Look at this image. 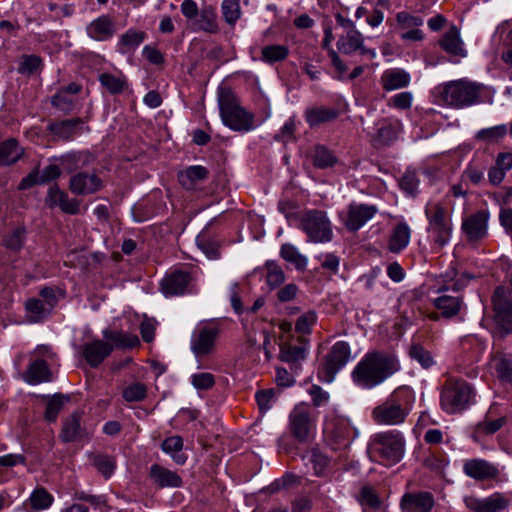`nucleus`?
Instances as JSON below:
<instances>
[{
	"mask_svg": "<svg viewBox=\"0 0 512 512\" xmlns=\"http://www.w3.org/2000/svg\"><path fill=\"white\" fill-rule=\"evenodd\" d=\"M357 500L362 507V512H379L383 505L377 491L370 485L362 486Z\"/></svg>",
	"mask_w": 512,
	"mask_h": 512,
	"instance_id": "c9c22d12",
	"label": "nucleus"
},
{
	"mask_svg": "<svg viewBox=\"0 0 512 512\" xmlns=\"http://www.w3.org/2000/svg\"><path fill=\"white\" fill-rule=\"evenodd\" d=\"M84 162V155L81 153H69L62 157V164L68 172L82 168Z\"/></svg>",
	"mask_w": 512,
	"mask_h": 512,
	"instance_id": "774afa93",
	"label": "nucleus"
},
{
	"mask_svg": "<svg viewBox=\"0 0 512 512\" xmlns=\"http://www.w3.org/2000/svg\"><path fill=\"white\" fill-rule=\"evenodd\" d=\"M147 395V387L145 384L140 382H135L127 386L123 392L122 396L127 402H139L145 399Z\"/></svg>",
	"mask_w": 512,
	"mask_h": 512,
	"instance_id": "5fc2aeb1",
	"label": "nucleus"
},
{
	"mask_svg": "<svg viewBox=\"0 0 512 512\" xmlns=\"http://www.w3.org/2000/svg\"><path fill=\"white\" fill-rule=\"evenodd\" d=\"M405 453V439L396 430H389L374 434L368 445L367 454L371 461L384 465L399 463Z\"/></svg>",
	"mask_w": 512,
	"mask_h": 512,
	"instance_id": "7ed1b4c3",
	"label": "nucleus"
},
{
	"mask_svg": "<svg viewBox=\"0 0 512 512\" xmlns=\"http://www.w3.org/2000/svg\"><path fill=\"white\" fill-rule=\"evenodd\" d=\"M289 55V48L286 45L272 44L261 49V60L267 64L284 61Z\"/></svg>",
	"mask_w": 512,
	"mask_h": 512,
	"instance_id": "a19ab883",
	"label": "nucleus"
},
{
	"mask_svg": "<svg viewBox=\"0 0 512 512\" xmlns=\"http://www.w3.org/2000/svg\"><path fill=\"white\" fill-rule=\"evenodd\" d=\"M86 436V430L81 425V414L75 412L65 418L60 433L63 442L69 443L82 439Z\"/></svg>",
	"mask_w": 512,
	"mask_h": 512,
	"instance_id": "cd10ccee",
	"label": "nucleus"
},
{
	"mask_svg": "<svg viewBox=\"0 0 512 512\" xmlns=\"http://www.w3.org/2000/svg\"><path fill=\"white\" fill-rule=\"evenodd\" d=\"M378 211L376 205L354 204V231L364 226Z\"/></svg>",
	"mask_w": 512,
	"mask_h": 512,
	"instance_id": "a18cd8bd",
	"label": "nucleus"
},
{
	"mask_svg": "<svg viewBox=\"0 0 512 512\" xmlns=\"http://www.w3.org/2000/svg\"><path fill=\"white\" fill-rule=\"evenodd\" d=\"M101 85L111 94H120L127 86V79L124 75H113L102 73L99 75Z\"/></svg>",
	"mask_w": 512,
	"mask_h": 512,
	"instance_id": "c03bdc74",
	"label": "nucleus"
},
{
	"mask_svg": "<svg viewBox=\"0 0 512 512\" xmlns=\"http://www.w3.org/2000/svg\"><path fill=\"white\" fill-rule=\"evenodd\" d=\"M508 132L507 126L504 124L496 125L493 127L481 129L476 134L478 141L485 142L487 144L497 143L500 139L504 138Z\"/></svg>",
	"mask_w": 512,
	"mask_h": 512,
	"instance_id": "49530a36",
	"label": "nucleus"
},
{
	"mask_svg": "<svg viewBox=\"0 0 512 512\" xmlns=\"http://www.w3.org/2000/svg\"><path fill=\"white\" fill-rule=\"evenodd\" d=\"M113 345L97 339L84 343L81 347L82 356L91 368H97L111 355Z\"/></svg>",
	"mask_w": 512,
	"mask_h": 512,
	"instance_id": "f3484780",
	"label": "nucleus"
},
{
	"mask_svg": "<svg viewBox=\"0 0 512 512\" xmlns=\"http://www.w3.org/2000/svg\"><path fill=\"white\" fill-rule=\"evenodd\" d=\"M434 505V496L429 491L407 492L399 504L402 512H431Z\"/></svg>",
	"mask_w": 512,
	"mask_h": 512,
	"instance_id": "2eb2a0df",
	"label": "nucleus"
},
{
	"mask_svg": "<svg viewBox=\"0 0 512 512\" xmlns=\"http://www.w3.org/2000/svg\"><path fill=\"white\" fill-rule=\"evenodd\" d=\"M82 123L83 120L81 118H72L51 123L48 129L53 135L63 140H71L78 134V127Z\"/></svg>",
	"mask_w": 512,
	"mask_h": 512,
	"instance_id": "72a5a7b5",
	"label": "nucleus"
},
{
	"mask_svg": "<svg viewBox=\"0 0 512 512\" xmlns=\"http://www.w3.org/2000/svg\"><path fill=\"white\" fill-rule=\"evenodd\" d=\"M190 280L191 277L188 272H172L162 279L161 290L167 297L182 295L185 293Z\"/></svg>",
	"mask_w": 512,
	"mask_h": 512,
	"instance_id": "5701e85b",
	"label": "nucleus"
},
{
	"mask_svg": "<svg viewBox=\"0 0 512 512\" xmlns=\"http://www.w3.org/2000/svg\"><path fill=\"white\" fill-rule=\"evenodd\" d=\"M102 334L105 339L113 342V348L130 349L140 345V340L135 334L109 329H105Z\"/></svg>",
	"mask_w": 512,
	"mask_h": 512,
	"instance_id": "e433bc0d",
	"label": "nucleus"
},
{
	"mask_svg": "<svg viewBox=\"0 0 512 512\" xmlns=\"http://www.w3.org/2000/svg\"><path fill=\"white\" fill-rule=\"evenodd\" d=\"M402 123L394 117L382 118L376 123L374 141L380 145H389L398 138Z\"/></svg>",
	"mask_w": 512,
	"mask_h": 512,
	"instance_id": "4be33fe9",
	"label": "nucleus"
},
{
	"mask_svg": "<svg viewBox=\"0 0 512 512\" xmlns=\"http://www.w3.org/2000/svg\"><path fill=\"white\" fill-rule=\"evenodd\" d=\"M23 155L24 148L15 138H9L0 143V167L14 165Z\"/></svg>",
	"mask_w": 512,
	"mask_h": 512,
	"instance_id": "7c9ffc66",
	"label": "nucleus"
},
{
	"mask_svg": "<svg viewBox=\"0 0 512 512\" xmlns=\"http://www.w3.org/2000/svg\"><path fill=\"white\" fill-rule=\"evenodd\" d=\"M308 394L311 397L312 404L315 407H321L326 405L329 402L330 395L327 391L323 390L318 385H312L308 389Z\"/></svg>",
	"mask_w": 512,
	"mask_h": 512,
	"instance_id": "69168bd1",
	"label": "nucleus"
},
{
	"mask_svg": "<svg viewBox=\"0 0 512 512\" xmlns=\"http://www.w3.org/2000/svg\"><path fill=\"white\" fill-rule=\"evenodd\" d=\"M52 105L63 111L70 112L75 104V98L72 95L66 94L65 91L59 90L51 99Z\"/></svg>",
	"mask_w": 512,
	"mask_h": 512,
	"instance_id": "bf43d9fd",
	"label": "nucleus"
},
{
	"mask_svg": "<svg viewBox=\"0 0 512 512\" xmlns=\"http://www.w3.org/2000/svg\"><path fill=\"white\" fill-rule=\"evenodd\" d=\"M191 383L197 390H208L215 384V377L208 372L195 373L191 376Z\"/></svg>",
	"mask_w": 512,
	"mask_h": 512,
	"instance_id": "e2e57ef3",
	"label": "nucleus"
},
{
	"mask_svg": "<svg viewBox=\"0 0 512 512\" xmlns=\"http://www.w3.org/2000/svg\"><path fill=\"white\" fill-rule=\"evenodd\" d=\"M45 203L49 208L59 207L62 212L71 215L78 214L80 211V201L75 198H70L57 184L49 188Z\"/></svg>",
	"mask_w": 512,
	"mask_h": 512,
	"instance_id": "a211bd4d",
	"label": "nucleus"
},
{
	"mask_svg": "<svg viewBox=\"0 0 512 512\" xmlns=\"http://www.w3.org/2000/svg\"><path fill=\"white\" fill-rule=\"evenodd\" d=\"M26 241V229L24 227H18L8 234L4 240V246L14 252L20 251Z\"/></svg>",
	"mask_w": 512,
	"mask_h": 512,
	"instance_id": "09e8293b",
	"label": "nucleus"
},
{
	"mask_svg": "<svg viewBox=\"0 0 512 512\" xmlns=\"http://www.w3.org/2000/svg\"><path fill=\"white\" fill-rule=\"evenodd\" d=\"M67 400L68 398L62 395H54L49 399L46 404L45 419L49 422H54Z\"/></svg>",
	"mask_w": 512,
	"mask_h": 512,
	"instance_id": "6e6d98bb",
	"label": "nucleus"
},
{
	"mask_svg": "<svg viewBox=\"0 0 512 512\" xmlns=\"http://www.w3.org/2000/svg\"><path fill=\"white\" fill-rule=\"evenodd\" d=\"M425 214L429 223L428 231L432 234L434 242L443 247L448 243L452 231V223L447 210L437 203L427 206Z\"/></svg>",
	"mask_w": 512,
	"mask_h": 512,
	"instance_id": "1a4fd4ad",
	"label": "nucleus"
},
{
	"mask_svg": "<svg viewBox=\"0 0 512 512\" xmlns=\"http://www.w3.org/2000/svg\"><path fill=\"white\" fill-rule=\"evenodd\" d=\"M54 502V496L43 486H37L23 503L26 512H41L49 509Z\"/></svg>",
	"mask_w": 512,
	"mask_h": 512,
	"instance_id": "bb28decb",
	"label": "nucleus"
},
{
	"mask_svg": "<svg viewBox=\"0 0 512 512\" xmlns=\"http://www.w3.org/2000/svg\"><path fill=\"white\" fill-rule=\"evenodd\" d=\"M86 32L93 40L106 41L115 34L113 19L108 15L99 16L86 27Z\"/></svg>",
	"mask_w": 512,
	"mask_h": 512,
	"instance_id": "a878e982",
	"label": "nucleus"
},
{
	"mask_svg": "<svg viewBox=\"0 0 512 512\" xmlns=\"http://www.w3.org/2000/svg\"><path fill=\"white\" fill-rule=\"evenodd\" d=\"M463 472L466 476L476 481L495 480L500 474L496 465L481 458L465 460L463 463Z\"/></svg>",
	"mask_w": 512,
	"mask_h": 512,
	"instance_id": "4468645a",
	"label": "nucleus"
},
{
	"mask_svg": "<svg viewBox=\"0 0 512 512\" xmlns=\"http://www.w3.org/2000/svg\"><path fill=\"white\" fill-rule=\"evenodd\" d=\"M489 214L484 210L477 211L465 218L462 230L469 241H478L486 237Z\"/></svg>",
	"mask_w": 512,
	"mask_h": 512,
	"instance_id": "aec40b11",
	"label": "nucleus"
},
{
	"mask_svg": "<svg viewBox=\"0 0 512 512\" xmlns=\"http://www.w3.org/2000/svg\"><path fill=\"white\" fill-rule=\"evenodd\" d=\"M221 10L224 20L229 25H234L241 16L239 0H223Z\"/></svg>",
	"mask_w": 512,
	"mask_h": 512,
	"instance_id": "864d4df0",
	"label": "nucleus"
},
{
	"mask_svg": "<svg viewBox=\"0 0 512 512\" xmlns=\"http://www.w3.org/2000/svg\"><path fill=\"white\" fill-rule=\"evenodd\" d=\"M220 115L223 123L232 130L248 132L254 129V116L241 107L237 97L229 90L219 95Z\"/></svg>",
	"mask_w": 512,
	"mask_h": 512,
	"instance_id": "39448f33",
	"label": "nucleus"
},
{
	"mask_svg": "<svg viewBox=\"0 0 512 512\" xmlns=\"http://www.w3.org/2000/svg\"><path fill=\"white\" fill-rule=\"evenodd\" d=\"M410 233V228L406 223L397 224L389 239V251L399 253L405 249L410 241Z\"/></svg>",
	"mask_w": 512,
	"mask_h": 512,
	"instance_id": "4c0bfd02",
	"label": "nucleus"
},
{
	"mask_svg": "<svg viewBox=\"0 0 512 512\" xmlns=\"http://www.w3.org/2000/svg\"><path fill=\"white\" fill-rule=\"evenodd\" d=\"M400 370L398 359L384 352H370L357 364L354 375L359 385L371 389Z\"/></svg>",
	"mask_w": 512,
	"mask_h": 512,
	"instance_id": "f257e3e1",
	"label": "nucleus"
},
{
	"mask_svg": "<svg viewBox=\"0 0 512 512\" xmlns=\"http://www.w3.org/2000/svg\"><path fill=\"white\" fill-rule=\"evenodd\" d=\"M317 316L314 311H308L302 314L295 323V330L301 334L311 333V328L315 325Z\"/></svg>",
	"mask_w": 512,
	"mask_h": 512,
	"instance_id": "052dcab7",
	"label": "nucleus"
},
{
	"mask_svg": "<svg viewBox=\"0 0 512 512\" xmlns=\"http://www.w3.org/2000/svg\"><path fill=\"white\" fill-rule=\"evenodd\" d=\"M42 65V60L36 55H25L23 56L17 71L23 75H31L37 72Z\"/></svg>",
	"mask_w": 512,
	"mask_h": 512,
	"instance_id": "13d9d810",
	"label": "nucleus"
},
{
	"mask_svg": "<svg viewBox=\"0 0 512 512\" xmlns=\"http://www.w3.org/2000/svg\"><path fill=\"white\" fill-rule=\"evenodd\" d=\"M463 501L467 509L472 512H502L509 507L511 498L508 494L494 492L485 498L474 495L465 496Z\"/></svg>",
	"mask_w": 512,
	"mask_h": 512,
	"instance_id": "9b49d317",
	"label": "nucleus"
},
{
	"mask_svg": "<svg viewBox=\"0 0 512 512\" xmlns=\"http://www.w3.org/2000/svg\"><path fill=\"white\" fill-rule=\"evenodd\" d=\"M280 256L283 260L292 264L298 271H304L307 267V257L301 254L293 244H282L280 248Z\"/></svg>",
	"mask_w": 512,
	"mask_h": 512,
	"instance_id": "ea45409f",
	"label": "nucleus"
},
{
	"mask_svg": "<svg viewBox=\"0 0 512 512\" xmlns=\"http://www.w3.org/2000/svg\"><path fill=\"white\" fill-rule=\"evenodd\" d=\"M143 40V32L128 30L121 36L119 44L127 49H134L138 47L143 42Z\"/></svg>",
	"mask_w": 512,
	"mask_h": 512,
	"instance_id": "0e129e2a",
	"label": "nucleus"
},
{
	"mask_svg": "<svg viewBox=\"0 0 512 512\" xmlns=\"http://www.w3.org/2000/svg\"><path fill=\"white\" fill-rule=\"evenodd\" d=\"M419 179L414 170H407L399 179L400 188L408 195L414 196L417 193Z\"/></svg>",
	"mask_w": 512,
	"mask_h": 512,
	"instance_id": "4d7b16f0",
	"label": "nucleus"
},
{
	"mask_svg": "<svg viewBox=\"0 0 512 512\" xmlns=\"http://www.w3.org/2000/svg\"><path fill=\"white\" fill-rule=\"evenodd\" d=\"M336 159L332 153L324 146H318L315 149L314 165L318 168H327L335 163Z\"/></svg>",
	"mask_w": 512,
	"mask_h": 512,
	"instance_id": "680f3d73",
	"label": "nucleus"
},
{
	"mask_svg": "<svg viewBox=\"0 0 512 512\" xmlns=\"http://www.w3.org/2000/svg\"><path fill=\"white\" fill-rule=\"evenodd\" d=\"M409 355L412 359L416 360L423 368H430L434 364V359L431 353L418 343H413L410 346Z\"/></svg>",
	"mask_w": 512,
	"mask_h": 512,
	"instance_id": "603ef678",
	"label": "nucleus"
},
{
	"mask_svg": "<svg viewBox=\"0 0 512 512\" xmlns=\"http://www.w3.org/2000/svg\"><path fill=\"white\" fill-rule=\"evenodd\" d=\"M414 400L412 389L407 386L398 387L382 404L372 410V418L380 425H399L406 420Z\"/></svg>",
	"mask_w": 512,
	"mask_h": 512,
	"instance_id": "f03ea898",
	"label": "nucleus"
},
{
	"mask_svg": "<svg viewBox=\"0 0 512 512\" xmlns=\"http://www.w3.org/2000/svg\"><path fill=\"white\" fill-rule=\"evenodd\" d=\"M267 270V284L271 289L279 287L285 281L283 269L274 261H267L265 264Z\"/></svg>",
	"mask_w": 512,
	"mask_h": 512,
	"instance_id": "8fccbe9b",
	"label": "nucleus"
},
{
	"mask_svg": "<svg viewBox=\"0 0 512 512\" xmlns=\"http://www.w3.org/2000/svg\"><path fill=\"white\" fill-rule=\"evenodd\" d=\"M149 476L159 488H178L183 485L182 478L176 472L158 464L150 467Z\"/></svg>",
	"mask_w": 512,
	"mask_h": 512,
	"instance_id": "393cba45",
	"label": "nucleus"
},
{
	"mask_svg": "<svg viewBox=\"0 0 512 512\" xmlns=\"http://www.w3.org/2000/svg\"><path fill=\"white\" fill-rule=\"evenodd\" d=\"M103 187L102 179L95 173L78 172L71 176L69 180V190L75 195H89L101 190Z\"/></svg>",
	"mask_w": 512,
	"mask_h": 512,
	"instance_id": "dca6fc26",
	"label": "nucleus"
},
{
	"mask_svg": "<svg viewBox=\"0 0 512 512\" xmlns=\"http://www.w3.org/2000/svg\"><path fill=\"white\" fill-rule=\"evenodd\" d=\"M219 332V328L214 325H203L194 330L190 347L196 357L201 358L213 352Z\"/></svg>",
	"mask_w": 512,
	"mask_h": 512,
	"instance_id": "f8f14e48",
	"label": "nucleus"
},
{
	"mask_svg": "<svg viewBox=\"0 0 512 512\" xmlns=\"http://www.w3.org/2000/svg\"><path fill=\"white\" fill-rule=\"evenodd\" d=\"M492 362L499 380L512 383V355L496 352L492 355Z\"/></svg>",
	"mask_w": 512,
	"mask_h": 512,
	"instance_id": "58836bf2",
	"label": "nucleus"
},
{
	"mask_svg": "<svg viewBox=\"0 0 512 512\" xmlns=\"http://www.w3.org/2000/svg\"><path fill=\"white\" fill-rule=\"evenodd\" d=\"M161 447L165 453L172 456V459L177 464L183 465L186 462L187 457L184 454L179 453L183 448V439L180 436L175 435L166 438Z\"/></svg>",
	"mask_w": 512,
	"mask_h": 512,
	"instance_id": "79ce46f5",
	"label": "nucleus"
},
{
	"mask_svg": "<svg viewBox=\"0 0 512 512\" xmlns=\"http://www.w3.org/2000/svg\"><path fill=\"white\" fill-rule=\"evenodd\" d=\"M412 104V94L410 92H401L388 100V105L400 110H407Z\"/></svg>",
	"mask_w": 512,
	"mask_h": 512,
	"instance_id": "338daca9",
	"label": "nucleus"
},
{
	"mask_svg": "<svg viewBox=\"0 0 512 512\" xmlns=\"http://www.w3.org/2000/svg\"><path fill=\"white\" fill-rule=\"evenodd\" d=\"M381 83L383 89L386 91L405 88L410 83V75L403 69H388L382 74Z\"/></svg>",
	"mask_w": 512,
	"mask_h": 512,
	"instance_id": "2f4dec72",
	"label": "nucleus"
},
{
	"mask_svg": "<svg viewBox=\"0 0 512 512\" xmlns=\"http://www.w3.org/2000/svg\"><path fill=\"white\" fill-rule=\"evenodd\" d=\"M24 380L31 385L51 380L50 369L43 359H37L31 362L23 375Z\"/></svg>",
	"mask_w": 512,
	"mask_h": 512,
	"instance_id": "473e14b6",
	"label": "nucleus"
},
{
	"mask_svg": "<svg viewBox=\"0 0 512 512\" xmlns=\"http://www.w3.org/2000/svg\"><path fill=\"white\" fill-rule=\"evenodd\" d=\"M449 291L450 288L442 287L439 290L441 295L433 300L434 306L441 312L442 317L447 319L457 316L466 307L461 295H451Z\"/></svg>",
	"mask_w": 512,
	"mask_h": 512,
	"instance_id": "6ab92c4d",
	"label": "nucleus"
},
{
	"mask_svg": "<svg viewBox=\"0 0 512 512\" xmlns=\"http://www.w3.org/2000/svg\"><path fill=\"white\" fill-rule=\"evenodd\" d=\"M93 465L105 478H109L114 473L116 461L112 456L97 454L93 457Z\"/></svg>",
	"mask_w": 512,
	"mask_h": 512,
	"instance_id": "3c124183",
	"label": "nucleus"
},
{
	"mask_svg": "<svg viewBox=\"0 0 512 512\" xmlns=\"http://www.w3.org/2000/svg\"><path fill=\"white\" fill-rule=\"evenodd\" d=\"M315 419L311 416L307 404L296 405L289 414V430L291 435L299 442L306 443L314 435Z\"/></svg>",
	"mask_w": 512,
	"mask_h": 512,
	"instance_id": "9d476101",
	"label": "nucleus"
},
{
	"mask_svg": "<svg viewBox=\"0 0 512 512\" xmlns=\"http://www.w3.org/2000/svg\"><path fill=\"white\" fill-rule=\"evenodd\" d=\"M209 177V170L201 165L188 166L178 172L179 184L185 190H196Z\"/></svg>",
	"mask_w": 512,
	"mask_h": 512,
	"instance_id": "b1692460",
	"label": "nucleus"
},
{
	"mask_svg": "<svg viewBox=\"0 0 512 512\" xmlns=\"http://www.w3.org/2000/svg\"><path fill=\"white\" fill-rule=\"evenodd\" d=\"M338 111L333 108L318 106L311 107L305 111V120L313 128L336 119Z\"/></svg>",
	"mask_w": 512,
	"mask_h": 512,
	"instance_id": "f704fd0d",
	"label": "nucleus"
},
{
	"mask_svg": "<svg viewBox=\"0 0 512 512\" xmlns=\"http://www.w3.org/2000/svg\"><path fill=\"white\" fill-rule=\"evenodd\" d=\"M308 339L299 336L296 341H286L280 345L279 358L288 364H297L307 356Z\"/></svg>",
	"mask_w": 512,
	"mask_h": 512,
	"instance_id": "412c9836",
	"label": "nucleus"
},
{
	"mask_svg": "<svg viewBox=\"0 0 512 512\" xmlns=\"http://www.w3.org/2000/svg\"><path fill=\"white\" fill-rule=\"evenodd\" d=\"M199 19L197 20L198 29L205 32H216L217 31V15L216 10L213 6H204L199 11Z\"/></svg>",
	"mask_w": 512,
	"mask_h": 512,
	"instance_id": "37998d69",
	"label": "nucleus"
},
{
	"mask_svg": "<svg viewBox=\"0 0 512 512\" xmlns=\"http://www.w3.org/2000/svg\"><path fill=\"white\" fill-rule=\"evenodd\" d=\"M507 423L506 417H499L497 419L485 418L483 421L476 425L475 432L482 436L493 435L499 431Z\"/></svg>",
	"mask_w": 512,
	"mask_h": 512,
	"instance_id": "de8ad7c7",
	"label": "nucleus"
},
{
	"mask_svg": "<svg viewBox=\"0 0 512 512\" xmlns=\"http://www.w3.org/2000/svg\"><path fill=\"white\" fill-rule=\"evenodd\" d=\"M350 345L345 341L336 342L320 362L317 370L318 378L331 383L335 375L348 363Z\"/></svg>",
	"mask_w": 512,
	"mask_h": 512,
	"instance_id": "6e6552de",
	"label": "nucleus"
},
{
	"mask_svg": "<svg viewBox=\"0 0 512 512\" xmlns=\"http://www.w3.org/2000/svg\"><path fill=\"white\" fill-rule=\"evenodd\" d=\"M300 228L306 233L309 241L325 243L332 240L333 231L326 213L321 210H308L300 219Z\"/></svg>",
	"mask_w": 512,
	"mask_h": 512,
	"instance_id": "0eeeda50",
	"label": "nucleus"
},
{
	"mask_svg": "<svg viewBox=\"0 0 512 512\" xmlns=\"http://www.w3.org/2000/svg\"><path fill=\"white\" fill-rule=\"evenodd\" d=\"M439 45L448 54L459 57L466 56V50L464 49V43L460 37V31L455 25H452L449 30L445 32L439 41Z\"/></svg>",
	"mask_w": 512,
	"mask_h": 512,
	"instance_id": "c85d7f7f",
	"label": "nucleus"
},
{
	"mask_svg": "<svg viewBox=\"0 0 512 512\" xmlns=\"http://www.w3.org/2000/svg\"><path fill=\"white\" fill-rule=\"evenodd\" d=\"M475 392L463 379L449 377L442 386L440 406L448 414H456L467 409L474 402Z\"/></svg>",
	"mask_w": 512,
	"mask_h": 512,
	"instance_id": "20e7f679",
	"label": "nucleus"
},
{
	"mask_svg": "<svg viewBox=\"0 0 512 512\" xmlns=\"http://www.w3.org/2000/svg\"><path fill=\"white\" fill-rule=\"evenodd\" d=\"M483 88L480 83L460 79L443 85L439 94L445 104L461 108L477 103Z\"/></svg>",
	"mask_w": 512,
	"mask_h": 512,
	"instance_id": "423d86ee",
	"label": "nucleus"
},
{
	"mask_svg": "<svg viewBox=\"0 0 512 512\" xmlns=\"http://www.w3.org/2000/svg\"><path fill=\"white\" fill-rule=\"evenodd\" d=\"M302 460L306 467L311 468L313 474L317 477L325 475V471L330 463V459L319 448L312 447L302 455Z\"/></svg>",
	"mask_w": 512,
	"mask_h": 512,
	"instance_id": "c756f323",
	"label": "nucleus"
},
{
	"mask_svg": "<svg viewBox=\"0 0 512 512\" xmlns=\"http://www.w3.org/2000/svg\"><path fill=\"white\" fill-rule=\"evenodd\" d=\"M495 321L506 333L512 332V300L504 287L495 289L492 296Z\"/></svg>",
	"mask_w": 512,
	"mask_h": 512,
	"instance_id": "ddd939ff",
	"label": "nucleus"
}]
</instances>
